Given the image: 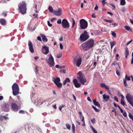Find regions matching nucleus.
<instances>
[{"label": "nucleus", "mask_w": 133, "mask_h": 133, "mask_svg": "<svg viewBox=\"0 0 133 133\" xmlns=\"http://www.w3.org/2000/svg\"><path fill=\"white\" fill-rule=\"evenodd\" d=\"M62 27L64 28H68L69 27V24L67 20L65 19H63L62 22Z\"/></svg>", "instance_id": "nucleus-9"}, {"label": "nucleus", "mask_w": 133, "mask_h": 133, "mask_svg": "<svg viewBox=\"0 0 133 133\" xmlns=\"http://www.w3.org/2000/svg\"><path fill=\"white\" fill-rule=\"evenodd\" d=\"M114 100L117 102H118V99L115 96L114 97Z\"/></svg>", "instance_id": "nucleus-55"}, {"label": "nucleus", "mask_w": 133, "mask_h": 133, "mask_svg": "<svg viewBox=\"0 0 133 133\" xmlns=\"http://www.w3.org/2000/svg\"><path fill=\"white\" fill-rule=\"evenodd\" d=\"M126 98L128 102L133 107V98L130 96V94L128 93L127 94Z\"/></svg>", "instance_id": "nucleus-8"}, {"label": "nucleus", "mask_w": 133, "mask_h": 133, "mask_svg": "<svg viewBox=\"0 0 133 133\" xmlns=\"http://www.w3.org/2000/svg\"><path fill=\"white\" fill-rule=\"evenodd\" d=\"M98 6L96 4V6L94 8V9L95 10H98Z\"/></svg>", "instance_id": "nucleus-57"}, {"label": "nucleus", "mask_w": 133, "mask_h": 133, "mask_svg": "<svg viewBox=\"0 0 133 133\" xmlns=\"http://www.w3.org/2000/svg\"><path fill=\"white\" fill-rule=\"evenodd\" d=\"M60 72H63L64 73H65L66 70L64 69H63L61 70Z\"/></svg>", "instance_id": "nucleus-53"}, {"label": "nucleus", "mask_w": 133, "mask_h": 133, "mask_svg": "<svg viewBox=\"0 0 133 133\" xmlns=\"http://www.w3.org/2000/svg\"><path fill=\"white\" fill-rule=\"evenodd\" d=\"M59 46L61 49H63V47L62 44L61 43L59 44Z\"/></svg>", "instance_id": "nucleus-52"}, {"label": "nucleus", "mask_w": 133, "mask_h": 133, "mask_svg": "<svg viewBox=\"0 0 133 133\" xmlns=\"http://www.w3.org/2000/svg\"><path fill=\"white\" fill-rule=\"evenodd\" d=\"M37 39L38 41H42L41 38L40 36H38L37 37Z\"/></svg>", "instance_id": "nucleus-56"}, {"label": "nucleus", "mask_w": 133, "mask_h": 133, "mask_svg": "<svg viewBox=\"0 0 133 133\" xmlns=\"http://www.w3.org/2000/svg\"><path fill=\"white\" fill-rule=\"evenodd\" d=\"M72 130L73 133H75V127L73 123L72 124Z\"/></svg>", "instance_id": "nucleus-28"}, {"label": "nucleus", "mask_w": 133, "mask_h": 133, "mask_svg": "<svg viewBox=\"0 0 133 133\" xmlns=\"http://www.w3.org/2000/svg\"><path fill=\"white\" fill-rule=\"evenodd\" d=\"M28 45L29 46V49L30 52L32 53H33L34 51L33 49L32 43L30 40L29 41H28Z\"/></svg>", "instance_id": "nucleus-13"}, {"label": "nucleus", "mask_w": 133, "mask_h": 133, "mask_svg": "<svg viewBox=\"0 0 133 133\" xmlns=\"http://www.w3.org/2000/svg\"><path fill=\"white\" fill-rule=\"evenodd\" d=\"M0 23L2 25H5L6 21L4 19H1L0 20Z\"/></svg>", "instance_id": "nucleus-25"}, {"label": "nucleus", "mask_w": 133, "mask_h": 133, "mask_svg": "<svg viewBox=\"0 0 133 133\" xmlns=\"http://www.w3.org/2000/svg\"><path fill=\"white\" fill-rule=\"evenodd\" d=\"M84 34L85 35H88V33L87 32L86 30H85L84 31L83 34Z\"/></svg>", "instance_id": "nucleus-54"}, {"label": "nucleus", "mask_w": 133, "mask_h": 133, "mask_svg": "<svg viewBox=\"0 0 133 133\" xmlns=\"http://www.w3.org/2000/svg\"><path fill=\"white\" fill-rule=\"evenodd\" d=\"M116 73L117 74V75H120V73L117 70H116Z\"/></svg>", "instance_id": "nucleus-63"}, {"label": "nucleus", "mask_w": 133, "mask_h": 133, "mask_svg": "<svg viewBox=\"0 0 133 133\" xmlns=\"http://www.w3.org/2000/svg\"><path fill=\"white\" fill-rule=\"evenodd\" d=\"M105 87V88L106 89H107V90H109V87L108 86H107V85H105V87Z\"/></svg>", "instance_id": "nucleus-62"}, {"label": "nucleus", "mask_w": 133, "mask_h": 133, "mask_svg": "<svg viewBox=\"0 0 133 133\" xmlns=\"http://www.w3.org/2000/svg\"><path fill=\"white\" fill-rule=\"evenodd\" d=\"M89 37V35H85L82 34L80 36V38L81 41H84L88 39Z\"/></svg>", "instance_id": "nucleus-11"}, {"label": "nucleus", "mask_w": 133, "mask_h": 133, "mask_svg": "<svg viewBox=\"0 0 133 133\" xmlns=\"http://www.w3.org/2000/svg\"><path fill=\"white\" fill-rule=\"evenodd\" d=\"M57 23L58 24H60L62 23L61 22V19H58L57 22Z\"/></svg>", "instance_id": "nucleus-44"}, {"label": "nucleus", "mask_w": 133, "mask_h": 133, "mask_svg": "<svg viewBox=\"0 0 133 133\" xmlns=\"http://www.w3.org/2000/svg\"><path fill=\"white\" fill-rule=\"evenodd\" d=\"M129 50L128 48L127 47L125 48V58L127 59L128 55H129Z\"/></svg>", "instance_id": "nucleus-19"}, {"label": "nucleus", "mask_w": 133, "mask_h": 133, "mask_svg": "<svg viewBox=\"0 0 133 133\" xmlns=\"http://www.w3.org/2000/svg\"><path fill=\"white\" fill-rule=\"evenodd\" d=\"M64 107V105H62L60 106L59 107V110L61 111L62 109V108L63 107Z\"/></svg>", "instance_id": "nucleus-42"}, {"label": "nucleus", "mask_w": 133, "mask_h": 133, "mask_svg": "<svg viewBox=\"0 0 133 133\" xmlns=\"http://www.w3.org/2000/svg\"><path fill=\"white\" fill-rule=\"evenodd\" d=\"M121 96H122V97L121 99L120 103L123 106H124L125 105V102L124 101V97L122 95H121Z\"/></svg>", "instance_id": "nucleus-20"}, {"label": "nucleus", "mask_w": 133, "mask_h": 133, "mask_svg": "<svg viewBox=\"0 0 133 133\" xmlns=\"http://www.w3.org/2000/svg\"><path fill=\"white\" fill-rule=\"evenodd\" d=\"M123 83L125 87H127L128 86V85L127 84L126 79H123Z\"/></svg>", "instance_id": "nucleus-34"}, {"label": "nucleus", "mask_w": 133, "mask_h": 133, "mask_svg": "<svg viewBox=\"0 0 133 133\" xmlns=\"http://www.w3.org/2000/svg\"><path fill=\"white\" fill-rule=\"evenodd\" d=\"M93 101L95 105L98 107H99L100 106V105L98 102H97L96 100H94Z\"/></svg>", "instance_id": "nucleus-27"}, {"label": "nucleus", "mask_w": 133, "mask_h": 133, "mask_svg": "<svg viewBox=\"0 0 133 133\" xmlns=\"http://www.w3.org/2000/svg\"><path fill=\"white\" fill-rule=\"evenodd\" d=\"M78 74V76L77 77V78L78 80L82 84H84V83L87 81L86 79L85 78L83 74L81 71H79Z\"/></svg>", "instance_id": "nucleus-5"}, {"label": "nucleus", "mask_w": 133, "mask_h": 133, "mask_svg": "<svg viewBox=\"0 0 133 133\" xmlns=\"http://www.w3.org/2000/svg\"><path fill=\"white\" fill-rule=\"evenodd\" d=\"M105 84L104 83H101V84H100V86L102 87H105Z\"/></svg>", "instance_id": "nucleus-50"}, {"label": "nucleus", "mask_w": 133, "mask_h": 133, "mask_svg": "<svg viewBox=\"0 0 133 133\" xmlns=\"http://www.w3.org/2000/svg\"><path fill=\"white\" fill-rule=\"evenodd\" d=\"M48 9L51 12H54L53 11V9L52 7L51 6H49V7Z\"/></svg>", "instance_id": "nucleus-32"}, {"label": "nucleus", "mask_w": 133, "mask_h": 133, "mask_svg": "<svg viewBox=\"0 0 133 133\" xmlns=\"http://www.w3.org/2000/svg\"><path fill=\"white\" fill-rule=\"evenodd\" d=\"M130 21L131 23L132 24H133V19H130Z\"/></svg>", "instance_id": "nucleus-64"}, {"label": "nucleus", "mask_w": 133, "mask_h": 133, "mask_svg": "<svg viewBox=\"0 0 133 133\" xmlns=\"http://www.w3.org/2000/svg\"><path fill=\"white\" fill-rule=\"evenodd\" d=\"M47 22L48 25L50 27H51L52 26V24L50 23V22L49 21H48Z\"/></svg>", "instance_id": "nucleus-49"}, {"label": "nucleus", "mask_w": 133, "mask_h": 133, "mask_svg": "<svg viewBox=\"0 0 133 133\" xmlns=\"http://www.w3.org/2000/svg\"><path fill=\"white\" fill-rule=\"evenodd\" d=\"M103 97L104 100L106 102L108 101V99L110 98L109 96L108 95L106 96L105 94H104L103 95Z\"/></svg>", "instance_id": "nucleus-21"}, {"label": "nucleus", "mask_w": 133, "mask_h": 133, "mask_svg": "<svg viewBox=\"0 0 133 133\" xmlns=\"http://www.w3.org/2000/svg\"><path fill=\"white\" fill-rule=\"evenodd\" d=\"M74 65L78 67H79L82 62V56L79 55H77L73 59Z\"/></svg>", "instance_id": "nucleus-3"}, {"label": "nucleus", "mask_w": 133, "mask_h": 133, "mask_svg": "<svg viewBox=\"0 0 133 133\" xmlns=\"http://www.w3.org/2000/svg\"><path fill=\"white\" fill-rule=\"evenodd\" d=\"M72 96H73L74 99L75 101H76V99L75 95L74 94H72Z\"/></svg>", "instance_id": "nucleus-61"}, {"label": "nucleus", "mask_w": 133, "mask_h": 133, "mask_svg": "<svg viewBox=\"0 0 133 133\" xmlns=\"http://www.w3.org/2000/svg\"><path fill=\"white\" fill-rule=\"evenodd\" d=\"M66 125L67 128L70 130L71 129L70 125L68 123H66Z\"/></svg>", "instance_id": "nucleus-35"}, {"label": "nucleus", "mask_w": 133, "mask_h": 133, "mask_svg": "<svg viewBox=\"0 0 133 133\" xmlns=\"http://www.w3.org/2000/svg\"><path fill=\"white\" fill-rule=\"evenodd\" d=\"M42 52L43 54H48L49 52V49L48 47H47L45 45H44L43 47Z\"/></svg>", "instance_id": "nucleus-14"}, {"label": "nucleus", "mask_w": 133, "mask_h": 133, "mask_svg": "<svg viewBox=\"0 0 133 133\" xmlns=\"http://www.w3.org/2000/svg\"><path fill=\"white\" fill-rule=\"evenodd\" d=\"M121 11L123 12H124L125 11V8H123L121 9Z\"/></svg>", "instance_id": "nucleus-59"}, {"label": "nucleus", "mask_w": 133, "mask_h": 133, "mask_svg": "<svg viewBox=\"0 0 133 133\" xmlns=\"http://www.w3.org/2000/svg\"><path fill=\"white\" fill-rule=\"evenodd\" d=\"M26 5L27 4L25 1L20 2L18 5V9L22 14H25L26 13Z\"/></svg>", "instance_id": "nucleus-2"}, {"label": "nucleus", "mask_w": 133, "mask_h": 133, "mask_svg": "<svg viewBox=\"0 0 133 133\" xmlns=\"http://www.w3.org/2000/svg\"><path fill=\"white\" fill-rule=\"evenodd\" d=\"M2 15L4 16V17H6L7 15L6 13L5 12H3L2 13Z\"/></svg>", "instance_id": "nucleus-45"}, {"label": "nucleus", "mask_w": 133, "mask_h": 133, "mask_svg": "<svg viewBox=\"0 0 133 133\" xmlns=\"http://www.w3.org/2000/svg\"><path fill=\"white\" fill-rule=\"evenodd\" d=\"M70 81V80L68 78H66L64 81L63 82V85H65L66 84V83L69 82Z\"/></svg>", "instance_id": "nucleus-23"}, {"label": "nucleus", "mask_w": 133, "mask_h": 133, "mask_svg": "<svg viewBox=\"0 0 133 133\" xmlns=\"http://www.w3.org/2000/svg\"><path fill=\"white\" fill-rule=\"evenodd\" d=\"M62 11V9L61 8H59L57 11H54V12L55 15L57 16H60L61 15Z\"/></svg>", "instance_id": "nucleus-16"}, {"label": "nucleus", "mask_w": 133, "mask_h": 133, "mask_svg": "<svg viewBox=\"0 0 133 133\" xmlns=\"http://www.w3.org/2000/svg\"><path fill=\"white\" fill-rule=\"evenodd\" d=\"M60 79L59 77H58L56 78H54L53 82L55 84H56V83L60 82Z\"/></svg>", "instance_id": "nucleus-22"}, {"label": "nucleus", "mask_w": 133, "mask_h": 133, "mask_svg": "<svg viewBox=\"0 0 133 133\" xmlns=\"http://www.w3.org/2000/svg\"><path fill=\"white\" fill-rule=\"evenodd\" d=\"M117 64L118 65H119L118 64L116 61H115L112 63V65H116Z\"/></svg>", "instance_id": "nucleus-48"}, {"label": "nucleus", "mask_w": 133, "mask_h": 133, "mask_svg": "<svg viewBox=\"0 0 133 133\" xmlns=\"http://www.w3.org/2000/svg\"><path fill=\"white\" fill-rule=\"evenodd\" d=\"M91 121L92 123L93 124H94L95 123V119L94 118H93V119H91Z\"/></svg>", "instance_id": "nucleus-43"}, {"label": "nucleus", "mask_w": 133, "mask_h": 133, "mask_svg": "<svg viewBox=\"0 0 133 133\" xmlns=\"http://www.w3.org/2000/svg\"><path fill=\"white\" fill-rule=\"evenodd\" d=\"M94 41L92 39H89L87 42L83 44L82 47L83 49L85 51L92 47L94 45Z\"/></svg>", "instance_id": "nucleus-1"}, {"label": "nucleus", "mask_w": 133, "mask_h": 133, "mask_svg": "<svg viewBox=\"0 0 133 133\" xmlns=\"http://www.w3.org/2000/svg\"><path fill=\"white\" fill-rule=\"evenodd\" d=\"M124 28L127 30L130 31H132V29L129 26L127 25H125L124 26Z\"/></svg>", "instance_id": "nucleus-26"}, {"label": "nucleus", "mask_w": 133, "mask_h": 133, "mask_svg": "<svg viewBox=\"0 0 133 133\" xmlns=\"http://www.w3.org/2000/svg\"><path fill=\"white\" fill-rule=\"evenodd\" d=\"M123 116L125 117H126L127 116V114L126 112L125 111H124L123 114Z\"/></svg>", "instance_id": "nucleus-46"}, {"label": "nucleus", "mask_w": 133, "mask_h": 133, "mask_svg": "<svg viewBox=\"0 0 133 133\" xmlns=\"http://www.w3.org/2000/svg\"><path fill=\"white\" fill-rule=\"evenodd\" d=\"M72 28H73L75 24V21L74 19L73 18H72Z\"/></svg>", "instance_id": "nucleus-33"}, {"label": "nucleus", "mask_w": 133, "mask_h": 133, "mask_svg": "<svg viewBox=\"0 0 133 133\" xmlns=\"http://www.w3.org/2000/svg\"><path fill=\"white\" fill-rule=\"evenodd\" d=\"M79 23L80 27L82 29H86L88 26L87 22L84 19H82L80 20Z\"/></svg>", "instance_id": "nucleus-6"}, {"label": "nucleus", "mask_w": 133, "mask_h": 133, "mask_svg": "<svg viewBox=\"0 0 133 133\" xmlns=\"http://www.w3.org/2000/svg\"><path fill=\"white\" fill-rule=\"evenodd\" d=\"M62 53H61L59 54H57L56 55V57L58 58H59L62 57Z\"/></svg>", "instance_id": "nucleus-39"}, {"label": "nucleus", "mask_w": 133, "mask_h": 133, "mask_svg": "<svg viewBox=\"0 0 133 133\" xmlns=\"http://www.w3.org/2000/svg\"><path fill=\"white\" fill-rule=\"evenodd\" d=\"M92 17L93 18H96V16L94 13H93L92 15Z\"/></svg>", "instance_id": "nucleus-60"}, {"label": "nucleus", "mask_w": 133, "mask_h": 133, "mask_svg": "<svg viewBox=\"0 0 133 133\" xmlns=\"http://www.w3.org/2000/svg\"><path fill=\"white\" fill-rule=\"evenodd\" d=\"M24 127L25 130L28 131L29 132V125L28 124H26L24 125Z\"/></svg>", "instance_id": "nucleus-24"}, {"label": "nucleus", "mask_w": 133, "mask_h": 133, "mask_svg": "<svg viewBox=\"0 0 133 133\" xmlns=\"http://www.w3.org/2000/svg\"><path fill=\"white\" fill-rule=\"evenodd\" d=\"M2 109L3 110L6 112H8L9 110V105L8 103H4L2 105Z\"/></svg>", "instance_id": "nucleus-10"}, {"label": "nucleus", "mask_w": 133, "mask_h": 133, "mask_svg": "<svg viewBox=\"0 0 133 133\" xmlns=\"http://www.w3.org/2000/svg\"><path fill=\"white\" fill-rule=\"evenodd\" d=\"M92 108L94 109V110L96 112H98L99 111V110L97 109L96 107H95L94 106H92Z\"/></svg>", "instance_id": "nucleus-36"}, {"label": "nucleus", "mask_w": 133, "mask_h": 133, "mask_svg": "<svg viewBox=\"0 0 133 133\" xmlns=\"http://www.w3.org/2000/svg\"><path fill=\"white\" fill-rule=\"evenodd\" d=\"M19 113L20 114H24L25 112L23 110H20L19 111Z\"/></svg>", "instance_id": "nucleus-51"}, {"label": "nucleus", "mask_w": 133, "mask_h": 133, "mask_svg": "<svg viewBox=\"0 0 133 133\" xmlns=\"http://www.w3.org/2000/svg\"><path fill=\"white\" fill-rule=\"evenodd\" d=\"M73 83L75 87L77 88L79 87L81 85L78 82L77 80L76 79H74L73 80Z\"/></svg>", "instance_id": "nucleus-15"}, {"label": "nucleus", "mask_w": 133, "mask_h": 133, "mask_svg": "<svg viewBox=\"0 0 133 133\" xmlns=\"http://www.w3.org/2000/svg\"><path fill=\"white\" fill-rule=\"evenodd\" d=\"M125 4L126 2L125 0H121L120 4L121 5H124Z\"/></svg>", "instance_id": "nucleus-31"}, {"label": "nucleus", "mask_w": 133, "mask_h": 133, "mask_svg": "<svg viewBox=\"0 0 133 133\" xmlns=\"http://www.w3.org/2000/svg\"><path fill=\"white\" fill-rule=\"evenodd\" d=\"M57 86L58 88H61L62 87V84L61 83L59 82V83L55 84Z\"/></svg>", "instance_id": "nucleus-29"}, {"label": "nucleus", "mask_w": 133, "mask_h": 133, "mask_svg": "<svg viewBox=\"0 0 133 133\" xmlns=\"http://www.w3.org/2000/svg\"><path fill=\"white\" fill-rule=\"evenodd\" d=\"M40 35L42 37V40L44 42H47L48 40V39L46 38L44 35H43L42 34H40Z\"/></svg>", "instance_id": "nucleus-18"}, {"label": "nucleus", "mask_w": 133, "mask_h": 133, "mask_svg": "<svg viewBox=\"0 0 133 133\" xmlns=\"http://www.w3.org/2000/svg\"><path fill=\"white\" fill-rule=\"evenodd\" d=\"M126 79V81L127 80L128 81H130V77H127V75H126L125 77V79Z\"/></svg>", "instance_id": "nucleus-40"}, {"label": "nucleus", "mask_w": 133, "mask_h": 133, "mask_svg": "<svg viewBox=\"0 0 133 133\" xmlns=\"http://www.w3.org/2000/svg\"><path fill=\"white\" fill-rule=\"evenodd\" d=\"M8 119V117L5 116L0 115V122H3L4 120H6Z\"/></svg>", "instance_id": "nucleus-17"}, {"label": "nucleus", "mask_w": 133, "mask_h": 133, "mask_svg": "<svg viewBox=\"0 0 133 133\" xmlns=\"http://www.w3.org/2000/svg\"><path fill=\"white\" fill-rule=\"evenodd\" d=\"M90 127L92 129V130L93 131L94 133H97V131L96 130H95V129L92 126H91Z\"/></svg>", "instance_id": "nucleus-38"}, {"label": "nucleus", "mask_w": 133, "mask_h": 133, "mask_svg": "<svg viewBox=\"0 0 133 133\" xmlns=\"http://www.w3.org/2000/svg\"><path fill=\"white\" fill-rule=\"evenodd\" d=\"M111 45V48L112 49L113 46H114L116 44V43L114 41H113L110 42Z\"/></svg>", "instance_id": "nucleus-30"}, {"label": "nucleus", "mask_w": 133, "mask_h": 133, "mask_svg": "<svg viewBox=\"0 0 133 133\" xmlns=\"http://www.w3.org/2000/svg\"><path fill=\"white\" fill-rule=\"evenodd\" d=\"M102 3L103 5V6H104L105 4H106L107 3V2H105V1H104V2H101Z\"/></svg>", "instance_id": "nucleus-58"}, {"label": "nucleus", "mask_w": 133, "mask_h": 133, "mask_svg": "<svg viewBox=\"0 0 133 133\" xmlns=\"http://www.w3.org/2000/svg\"><path fill=\"white\" fill-rule=\"evenodd\" d=\"M111 34L114 37H116V33H115L114 32L111 31Z\"/></svg>", "instance_id": "nucleus-41"}, {"label": "nucleus", "mask_w": 133, "mask_h": 133, "mask_svg": "<svg viewBox=\"0 0 133 133\" xmlns=\"http://www.w3.org/2000/svg\"><path fill=\"white\" fill-rule=\"evenodd\" d=\"M129 118L131 119L133 118V116L130 113H129Z\"/></svg>", "instance_id": "nucleus-47"}, {"label": "nucleus", "mask_w": 133, "mask_h": 133, "mask_svg": "<svg viewBox=\"0 0 133 133\" xmlns=\"http://www.w3.org/2000/svg\"><path fill=\"white\" fill-rule=\"evenodd\" d=\"M11 106L12 109L14 111H17L19 109V107L18 105L15 103H12Z\"/></svg>", "instance_id": "nucleus-12"}, {"label": "nucleus", "mask_w": 133, "mask_h": 133, "mask_svg": "<svg viewBox=\"0 0 133 133\" xmlns=\"http://www.w3.org/2000/svg\"><path fill=\"white\" fill-rule=\"evenodd\" d=\"M50 57L48 59H46V61L48 64L51 66H54V59L51 54L49 55Z\"/></svg>", "instance_id": "nucleus-7"}, {"label": "nucleus", "mask_w": 133, "mask_h": 133, "mask_svg": "<svg viewBox=\"0 0 133 133\" xmlns=\"http://www.w3.org/2000/svg\"><path fill=\"white\" fill-rule=\"evenodd\" d=\"M12 94L14 96H15L19 93V89L18 85L16 83H14L12 86Z\"/></svg>", "instance_id": "nucleus-4"}, {"label": "nucleus", "mask_w": 133, "mask_h": 133, "mask_svg": "<svg viewBox=\"0 0 133 133\" xmlns=\"http://www.w3.org/2000/svg\"><path fill=\"white\" fill-rule=\"evenodd\" d=\"M104 21L105 22H109L110 23H112L113 21L111 20H109L107 19H104Z\"/></svg>", "instance_id": "nucleus-37"}]
</instances>
